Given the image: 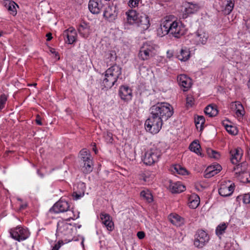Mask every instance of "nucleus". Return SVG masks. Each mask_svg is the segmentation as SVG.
<instances>
[{
	"instance_id": "obj_10",
	"label": "nucleus",
	"mask_w": 250,
	"mask_h": 250,
	"mask_svg": "<svg viewBox=\"0 0 250 250\" xmlns=\"http://www.w3.org/2000/svg\"><path fill=\"white\" fill-rule=\"evenodd\" d=\"M169 33L176 38H179L184 34V31L179 25V23L173 20L171 22Z\"/></svg>"
},
{
	"instance_id": "obj_25",
	"label": "nucleus",
	"mask_w": 250,
	"mask_h": 250,
	"mask_svg": "<svg viewBox=\"0 0 250 250\" xmlns=\"http://www.w3.org/2000/svg\"><path fill=\"white\" fill-rule=\"evenodd\" d=\"M127 15V20L130 24H135L139 15L137 14L136 11L135 10H129L126 13Z\"/></svg>"
},
{
	"instance_id": "obj_41",
	"label": "nucleus",
	"mask_w": 250,
	"mask_h": 250,
	"mask_svg": "<svg viewBox=\"0 0 250 250\" xmlns=\"http://www.w3.org/2000/svg\"><path fill=\"white\" fill-rule=\"evenodd\" d=\"M224 125L225 127L226 130L229 134L233 135H236L237 134V130L235 126H233L231 125H225L224 124Z\"/></svg>"
},
{
	"instance_id": "obj_6",
	"label": "nucleus",
	"mask_w": 250,
	"mask_h": 250,
	"mask_svg": "<svg viewBox=\"0 0 250 250\" xmlns=\"http://www.w3.org/2000/svg\"><path fill=\"white\" fill-rule=\"evenodd\" d=\"M172 19H174L173 16H169L161 21L160 26L157 30L159 36L163 37L169 33Z\"/></svg>"
},
{
	"instance_id": "obj_17",
	"label": "nucleus",
	"mask_w": 250,
	"mask_h": 250,
	"mask_svg": "<svg viewBox=\"0 0 250 250\" xmlns=\"http://www.w3.org/2000/svg\"><path fill=\"white\" fill-rule=\"evenodd\" d=\"M119 95L122 99L128 101L131 99L132 90L127 86H122L119 90Z\"/></svg>"
},
{
	"instance_id": "obj_7",
	"label": "nucleus",
	"mask_w": 250,
	"mask_h": 250,
	"mask_svg": "<svg viewBox=\"0 0 250 250\" xmlns=\"http://www.w3.org/2000/svg\"><path fill=\"white\" fill-rule=\"evenodd\" d=\"M208 234L203 230H198L194 236V245L198 248H203L209 241Z\"/></svg>"
},
{
	"instance_id": "obj_44",
	"label": "nucleus",
	"mask_w": 250,
	"mask_h": 250,
	"mask_svg": "<svg viewBox=\"0 0 250 250\" xmlns=\"http://www.w3.org/2000/svg\"><path fill=\"white\" fill-rule=\"evenodd\" d=\"M7 101V96L5 94L1 95L0 97V110L4 107V105Z\"/></svg>"
},
{
	"instance_id": "obj_15",
	"label": "nucleus",
	"mask_w": 250,
	"mask_h": 250,
	"mask_svg": "<svg viewBox=\"0 0 250 250\" xmlns=\"http://www.w3.org/2000/svg\"><path fill=\"white\" fill-rule=\"evenodd\" d=\"M222 169L221 166L219 164H215L207 167L205 172V177L209 178L217 174Z\"/></svg>"
},
{
	"instance_id": "obj_59",
	"label": "nucleus",
	"mask_w": 250,
	"mask_h": 250,
	"mask_svg": "<svg viewBox=\"0 0 250 250\" xmlns=\"http://www.w3.org/2000/svg\"><path fill=\"white\" fill-rule=\"evenodd\" d=\"M28 85L29 86L33 85V86H35L37 85V83H34L33 84H29Z\"/></svg>"
},
{
	"instance_id": "obj_35",
	"label": "nucleus",
	"mask_w": 250,
	"mask_h": 250,
	"mask_svg": "<svg viewBox=\"0 0 250 250\" xmlns=\"http://www.w3.org/2000/svg\"><path fill=\"white\" fill-rule=\"evenodd\" d=\"M234 0H228L227 1V3L225 9V12L226 14H229L232 11L234 7Z\"/></svg>"
},
{
	"instance_id": "obj_9",
	"label": "nucleus",
	"mask_w": 250,
	"mask_h": 250,
	"mask_svg": "<svg viewBox=\"0 0 250 250\" xmlns=\"http://www.w3.org/2000/svg\"><path fill=\"white\" fill-rule=\"evenodd\" d=\"M118 15V7L116 3L114 1L109 3L105 8L104 12V17L109 21H114Z\"/></svg>"
},
{
	"instance_id": "obj_58",
	"label": "nucleus",
	"mask_w": 250,
	"mask_h": 250,
	"mask_svg": "<svg viewBox=\"0 0 250 250\" xmlns=\"http://www.w3.org/2000/svg\"><path fill=\"white\" fill-rule=\"evenodd\" d=\"M95 146H96V145H95V144H94V146H95V147H94V148H93V150L94 151L95 153L96 154V153H97V149H96V148L95 147Z\"/></svg>"
},
{
	"instance_id": "obj_22",
	"label": "nucleus",
	"mask_w": 250,
	"mask_h": 250,
	"mask_svg": "<svg viewBox=\"0 0 250 250\" xmlns=\"http://www.w3.org/2000/svg\"><path fill=\"white\" fill-rule=\"evenodd\" d=\"M234 186L233 185L231 184L229 186L222 185L219 189V194L223 197H227L230 196L233 192Z\"/></svg>"
},
{
	"instance_id": "obj_27",
	"label": "nucleus",
	"mask_w": 250,
	"mask_h": 250,
	"mask_svg": "<svg viewBox=\"0 0 250 250\" xmlns=\"http://www.w3.org/2000/svg\"><path fill=\"white\" fill-rule=\"evenodd\" d=\"M171 223L176 226H180L184 223L183 219L177 214H171L169 217Z\"/></svg>"
},
{
	"instance_id": "obj_24",
	"label": "nucleus",
	"mask_w": 250,
	"mask_h": 250,
	"mask_svg": "<svg viewBox=\"0 0 250 250\" xmlns=\"http://www.w3.org/2000/svg\"><path fill=\"white\" fill-rule=\"evenodd\" d=\"M247 169V164L246 163H242L233 167V171H235V175L237 177H240L243 173L246 171Z\"/></svg>"
},
{
	"instance_id": "obj_4",
	"label": "nucleus",
	"mask_w": 250,
	"mask_h": 250,
	"mask_svg": "<svg viewBox=\"0 0 250 250\" xmlns=\"http://www.w3.org/2000/svg\"><path fill=\"white\" fill-rule=\"evenodd\" d=\"M156 45L149 42H146L141 47L139 57L140 59L147 60L156 55Z\"/></svg>"
},
{
	"instance_id": "obj_51",
	"label": "nucleus",
	"mask_w": 250,
	"mask_h": 250,
	"mask_svg": "<svg viewBox=\"0 0 250 250\" xmlns=\"http://www.w3.org/2000/svg\"><path fill=\"white\" fill-rule=\"evenodd\" d=\"M82 162H88V161H92L91 156L90 154H88L86 157H83L81 158Z\"/></svg>"
},
{
	"instance_id": "obj_56",
	"label": "nucleus",
	"mask_w": 250,
	"mask_h": 250,
	"mask_svg": "<svg viewBox=\"0 0 250 250\" xmlns=\"http://www.w3.org/2000/svg\"><path fill=\"white\" fill-rule=\"evenodd\" d=\"M46 37L47 38V41H50V40L52 39V34H51V33H47V34H46Z\"/></svg>"
},
{
	"instance_id": "obj_53",
	"label": "nucleus",
	"mask_w": 250,
	"mask_h": 250,
	"mask_svg": "<svg viewBox=\"0 0 250 250\" xmlns=\"http://www.w3.org/2000/svg\"><path fill=\"white\" fill-rule=\"evenodd\" d=\"M35 122L37 125H42L41 118L40 117V116L39 115H37L36 119L35 120Z\"/></svg>"
},
{
	"instance_id": "obj_47",
	"label": "nucleus",
	"mask_w": 250,
	"mask_h": 250,
	"mask_svg": "<svg viewBox=\"0 0 250 250\" xmlns=\"http://www.w3.org/2000/svg\"><path fill=\"white\" fill-rule=\"evenodd\" d=\"M84 195V192L78 193L75 191L73 193L72 196L74 199L78 200Z\"/></svg>"
},
{
	"instance_id": "obj_12",
	"label": "nucleus",
	"mask_w": 250,
	"mask_h": 250,
	"mask_svg": "<svg viewBox=\"0 0 250 250\" xmlns=\"http://www.w3.org/2000/svg\"><path fill=\"white\" fill-rule=\"evenodd\" d=\"M100 219L103 224L109 231H112L114 229V223L110 216L106 213L102 212L100 215Z\"/></svg>"
},
{
	"instance_id": "obj_57",
	"label": "nucleus",
	"mask_w": 250,
	"mask_h": 250,
	"mask_svg": "<svg viewBox=\"0 0 250 250\" xmlns=\"http://www.w3.org/2000/svg\"><path fill=\"white\" fill-rule=\"evenodd\" d=\"M27 207V204H23V205H21L20 207V208L21 209H24L26 207Z\"/></svg>"
},
{
	"instance_id": "obj_34",
	"label": "nucleus",
	"mask_w": 250,
	"mask_h": 250,
	"mask_svg": "<svg viewBox=\"0 0 250 250\" xmlns=\"http://www.w3.org/2000/svg\"><path fill=\"white\" fill-rule=\"evenodd\" d=\"M192 197L189 198V207L192 208H196L199 205V197L196 196L195 199H192Z\"/></svg>"
},
{
	"instance_id": "obj_8",
	"label": "nucleus",
	"mask_w": 250,
	"mask_h": 250,
	"mask_svg": "<svg viewBox=\"0 0 250 250\" xmlns=\"http://www.w3.org/2000/svg\"><path fill=\"white\" fill-rule=\"evenodd\" d=\"M11 236L16 240L21 241L26 239L29 236V232L26 229L17 227L10 230Z\"/></svg>"
},
{
	"instance_id": "obj_20",
	"label": "nucleus",
	"mask_w": 250,
	"mask_h": 250,
	"mask_svg": "<svg viewBox=\"0 0 250 250\" xmlns=\"http://www.w3.org/2000/svg\"><path fill=\"white\" fill-rule=\"evenodd\" d=\"M63 35L67 39V42L69 44H72L76 40L77 33L73 27H70L68 29L65 30Z\"/></svg>"
},
{
	"instance_id": "obj_37",
	"label": "nucleus",
	"mask_w": 250,
	"mask_h": 250,
	"mask_svg": "<svg viewBox=\"0 0 250 250\" xmlns=\"http://www.w3.org/2000/svg\"><path fill=\"white\" fill-rule=\"evenodd\" d=\"M227 228V225L226 223H223L218 225L216 229V234L217 235H222L225 232Z\"/></svg>"
},
{
	"instance_id": "obj_36",
	"label": "nucleus",
	"mask_w": 250,
	"mask_h": 250,
	"mask_svg": "<svg viewBox=\"0 0 250 250\" xmlns=\"http://www.w3.org/2000/svg\"><path fill=\"white\" fill-rule=\"evenodd\" d=\"M207 153L208 156L210 158H213L215 159H218L220 158V154L219 152L210 148H207Z\"/></svg>"
},
{
	"instance_id": "obj_42",
	"label": "nucleus",
	"mask_w": 250,
	"mask_h": 250,
	"mask_svg": "<svg viewBox=\"0 0 250 250\" xmlns=\"http://www.w3.org/2000/svg\"><path fill=\"white\" fill-rule=\"evenodd\" d=\"M175 171L179 174L185 175L187 173V170L180 165H176L174 167Z\"/></svg>"
},
{
	"instance_id": "obj_43",
	"label": "nucleus",
	"mask_w": 250,
	"mask_h": 250,
	"mask_svg": "<svg viewBox=\"0 0 250 250\" xmlns=\"http://www.w3.org/2000/svg\"><path fill=\"white\" fill-rule=\"evenodd\" d=\"M104 138L107 143H112L113 140L112 134L109 132L106 131L104 133Z\"/></svg>"
},
{
	"instance_id": "obj_52",
	"label": "nucleus",
	"mask_w": 250,
	"mask_h": 250,
	"mask_svg": "<svg viewBox=\"0 0 250 250\" xmlns=\"http://www.w3.org/2000/svg\"><path fill=\"white\" fill-rule=\"evenodd\" d=\"M62 243V242H61L60 241H59L57 244L55 245L52 250H59L61 247Z\"/></svg>"
},
{
	"instance_id": "obj_18",
	"label": "nucleus",
	"mask_w": 250,
	"mask_h": 250,
	"mask_svg": "<svg viewBox=\"0 0 250 250\" xmlns=\"http://www.w3.org/2000/svg\"><path fill=\"white\" fill-rule=\"evenodd\" d=\"M230 108L235 113L237 117L242 116L244 114V108L240 102L231 103L230 104Z\"/></svg>"
},
{
	"instance_id": "obj_40",
	"label": "nucleus",
	"mask_w": 250,
	"mask_h": 250,
	"mask_svg": "<svg viewBox=\"0 0 250 250\" xmlns=\"http://www.w3.org/2000/svg\"><path fill=\"white\" fill-rule=\"evenodd\" d=\"M241 182L243 183L250 182V172L248 171L244 172L240 177Z\"/></svg>"
},
{
	"instance_id": "obj_23",
	"label": "nucleus",
	"mask_w": 250,
	"mask_h": 250,
	"mask_svg": "<svg viewBox=\"0 0 250 250\" xmlns=\"http://www.w3.org/2000/svg\"><path fill=\"white\" fill-rule=\"evenodd\" d=\"M195 36L197 41L203 44L206 43L208 38V33L202 29H199L197 30L195 33Z\"/></svg>"
},
{
	"instance_id": "obj_2",
	"label": "nucleus",
	"mask_w": 250,
	"mask_h": 250,
	"mask_svg": "<svg viewBox=\"0 0 250 250\" xmlns=\"http://www.w3.org/2000/svg\"><path fill=\"white\" fill-rule=\"evenodd\" d=\"M122 74V68L116 64L111 66L105 71L102 84L104 88H111Z\"/></svg>"
},
{
	"instance_id": "obj_33",
	"label": "nucleus",
	"mask_w": 250,
	"mask_h": 250,
	"mask_svg": "<svg viewBox=\"0 0 250 250\" xmlns=\"http://www.w3.org/2000/svg\"><path fill=\"white\" fill-rule=\"evenodd\" d=\"M188 4V6L187 7L185 10L187 14L194 13L199 9V6L196 4L189 3Z\"/></svg>"
},
{
	"instance_id": "obj_28",
	"label": "nucleus",
	"mask_w": 250,
	"mask_h": 250,
	"mask_svg": "<svg viewBox=\"0 0 250 250\" xmlns=\"http://www.w3.org/2000/svg\"><path fill=\"white\" fill-rule=\"evenodd\" d=\"M17 5L14 1L6 0L4 1V6L10 14L15 15L17 14V10L15 7Z\"/></svg>"
},
{
	"instance_id": "obj_14",
	"label": "nucleus",
	"mask_w": 250,
	"mask_h": 250,
	"mask_svg": "<svg viewBox=\"0 0 250 250\" xmlns=\"http://www.w3.org/2000/svg\"><path fill=\"white\" fill-rule=\"evenodd\" d=\"M135 24L142 30L147 29L150 25L148 17L145 14L139 16Z\"/></svg>"
},
{
	"instance_id": "obj_31",
	"label": "nucleus",
	"mask_w": 250,
	"mask_h": 250,
	"mask_svg": "<svg viewBox=\"0 0 250 250\" xmlns=\"http://www.w3.org/2000/svg\"><path fill=\"white\" fill-rule=\"evenodd\" d=\"M83 166L82 170L84 173H89L93 170V163L92 161H88V162H82Z\"/></svg>"
},
{
	"instance_id": "obj_50",
	"label": "nucleus",
	"mask_w": 250,
	"mask_h": 250,
	"mask_svg": "<svg viewBox=\"0 0 250 250\" xmlns=\"http://www.w3.org/2000/svg\"><path fill=\"white\" fill-rule=\"evenodd\" d=\"M88 154H90L89 153V151L85 149H83L80 152L81 158H83V157H86L87 155H88Z\"/></svg>"
},
{
	"instance_id": "obj_49",
	"label": "nucleus",
	"mask_w": 250,
	"mask_h": 250,
	"mask_svg": "<svg viewBox=\"0 0 250 250\" xmlns=\"http://www.w3.org/2000/svg\"><path fill=\"white\" fill-rule=\"evenodd\" d=\"M243 202L245 204L250 203V193L245 194L244 195Z\"/></svg>"
},
{
	"instance_id": "obj_60",
	"label": "nucleus",
	"mask_w": 250,
	"mask_h": 250,
	"mask_svg": "<svg viewBox=\"0 0 250 250\" xmlns=\"http://www.w3.org/2000/svg\"><path fill=\"white\" fill-rule=\"evenodd\" d=\"M248 85L249 89H250V80L248 82Z\"/></svg>"
},
{
	"instance_id": "obj_26",
	"label": "nucleus",
	"mask_w": 250,
	"mask_h": 250,
	"mask_svg": "<svg viewBox=\"0 0 250 250\" xmlns=\"http://www.w3.org/2000/svg\"><path fill=\"white\" fill-rule=\"evenodd\" d=\"M78 30L79 33L84 38L87 37L90 33L89 28L84 22L79 25Z\"/></svg>"
},
{
	"instance_id": "obj_48",
	"label": "nucleus",
	"mask_w": 250,
	"mask_h": 250,
	"mask_svg": "<svg viewBox=\"0 0 250 250\" xmlns=\"http://www.w3.org/2000/svg\"><path fill=\"white\" fill-rule=\"evenodd\" d=\"M108 58H110V60L113 62H115L116 60L117 56L115 51H112L109 54Z\"/></svg>"
},
{
	"instance_id": "obj_1",
	"label": "nucleus",
	"mask_w": 250,
	"mask_h": 250,
	"mask_svg": "<svg viewBox=\"0 0 250 250\" xmlns=\"http://www.w3.org/2000/svg\"><path fill=\"white\" fill-rule=\"evenodd\" d=\"M151 116L145 122L146 131L157 133L161 129L163 120H167L173 114L172 106L167 103H158L150 109Z\"/></svg>"
},
{
	"instance_id": "obj_61",
	"label": "nucleus",
	"mask_w": 250,
	"mask_h": 250,
	"mask_svg": "<svg viewBox=\"0 0 250 250\" xmlns=\"http://www.w3.org/2000/svg\"><path fill=\"white\" fill-rule=\"evenodd\" d=\"M248 154L250 156V149L248 151Z\"/></svg>"
},
{
	"instance_id": "obj_16",
	"label": "nucleus",
	"mask_w": 250,
	"mask_h": 250,
	"mask_svg": "<svg viewBox=\"0 0 250 250\" xmlns=\"http://www.w3.org/2000/svg\"><path fill=\"white\" fill-rule=\"evenodd\" d=\"M66 220L59 221L58 223L57 232L66 234L71 230L72 226L65 222Z\"/></svg>"
},
{
	"instance_id": "obj_29",
	"label": "nucleus",
	"mask_w": 250,
	"mask_h": 250,
	"mask_svg": "<svg viewBox=\"0 0 250 250\" xmlns=\"http://www.w3.org/2000/svg\"><path fill=\"white\" fill-rule=\"evenodd\" d=\"M189 149L198 155H201L202 153L200 150L201 146L197 141H193L189 146Z\"/></svg>"
},
{
	"instance_id": "obj_55",
	"label": "nucleus",
	"mask_w": 250,
	"mask_h": 250,
	"mask_svg": "<svg viewBox=\"0 0 250 250\" xmlns=\"http://www.w3.org/2000/svg\"><path fill=\"white\" fill-rule=\"evenodd\" d=\"M245 24L248 29H250V19L246 21Z\"/></svg>"
},
{
	"instance_id": "obj_13",
	"label": "nucleus",
	"mask_w": 250,
	"mask_h": 250,
	"mask_svg": "<svg viewBox=\"0 0 250 250\" xmlns=\"http://www.w3.org/2000/svg\"><path fill=\"white\" fill-rule=\"evenodd\" d=\"M103 7L101 0H90L88 3V9L93 14H99Z\"/></svg>"
},
{
	"instance_id": "obj_19",
	"label": "nucleus",
	"mask_w": 250,
	"mask_h": 250,
	"mask_svg": "<svg viewBox=\"0 0 250 250\" xmlns=\"http://www.w3.org/2000/svg\"><path fill=\"white\" fill-rule=\"evenodd\" d=\"M231 162L233 164H237L241 160L242 156V150L240 148H237L230 151Z\"/></svg>"
},
{
	"instance_id": "obj_46",
	"label": "nucleus",
	"mask_w": 250,
	"mask_h": 250,
	"mask_svg": "<svg viewBox=\"0 0 250 250\" xmlns=\"http://www.w3.org/2000/svg\"><path fill=\"white\" fill-rule=\"evenodd\" d=\"M187 104L188 106H191L194 103V98L191 95H188L186 98Z\"/></svg>"
},
{
	"instance_id": "obj_32",
	"label": "nucleus",
	"mask_w": 250,
	"mask_h": 250,
	"mask_svg": "<svg viewBox=\"0 0 250 250\" xmlns=\"http://www.w3.org/2000/svg\"><path fill=\"white\" fill-rule=\"evenodd\" d=\"M190 57V52L188 49H182L180 54L177 56L178 59L181 61H186L188 60Z\"/></svg>"
},
{
	"instance_id": "obj_39",
	"label": "nucleus",
	"mask_w": 250,
	"mask_h": 250,
	"mask_svg": "<svg viewBox=\"0 0 250 250\" xmlns=\"http://www.w3.org/2000/svg\"><path fill=\"white\" fill-rule=\"evenodd\" d=\"M140 195L149 203L153 201L152 195L148 191H142L141 192Z\"/></svg>"
},
{
	"instance_id": "obj_38",
	"label": "nucleus",
	"mask_w": 250,
	"mask_h": 250,
	"mask_svg": "<svg viewBox=\"0 0 250 250\" xmlns=\"http://www.w3.org/2000/svg\"><path fill=\"white\" fill-rule=\"evenodd\" d=\"M205 122V119L203 116H198L196 119H195V123L197 128H198L199 125H200L201 129L203 128V125Z\"/></svg>"
},
{
	"instance_id": "obj_21",
	"label": "nucleus",
	"mask_w": 250,
	"mask_h": 250,
	"mask_svg": "<svg viewBox=\"0 0 250 250\" xmlns=\"http://www.w3.org/2000/svg\"><path fill=\"white\" fill-rule=\"evenodd\" d=\"M169 189L173 193H179L185 190V187L179 182L173 183L170 181Z\"/></svg>"
},
{
	"instance_id": "obj_45",
	"label": "nucleus",
	"mask_w": 250,
	"mask_h": 250,
	"mask_svg": "<svg viewBox=\"0 0 250 250\" xmlns=\"http://www.w3.org/2000/svg\"><path fill=\"white\" fill-rule=\"evenodd\" d=\"M140 0H129L128 5L130 7L133 8L138 6Z\"/></svg>"
},
{
	"instance_id": "obj_11",
	"label": "nucleus",
	"mask_w": 250,
	"mask_h": 250,
	"mask_svg": "<svg viewBox=\"0 0 250 250\" xmlns=\"http://www.w3.org/2000/svg\"><path fill=\"white\" fill-rule=\"evenodd\" d=\"M177 82L179 85L183 87V91H186L191 86V80L185 74H181L177 77Z\"/></svg>"
},
{
	"instance_id": "obj_5",
	"label": "nucleus",
	"mask_w": 250,
	"mask_h": 250,
	"mask_svg": "<svg viewBox=\"0 0 250 250\" xmlns=\"http://www.w3.org/2000/svg\"><path fill=\"white\" fill-rule=\"evenodd\" d=\"M161 154V151L159 149L155 147H152L145 153L144 162L146 165H151L158 161Z\"/></svg>"
},
{
	"instance_id": "obj_3",
	"label": "nucleus",
	"mask_w": 250,
	"mask_h": 250,
	"mask_svg": "<svg viewBox=\"0 0 250 250\" xmlns=\"http://www.w3.org/2000/svg\"><path fill=\"white\" fill-rule=\"evenodd\" d=\"M69 203L61 199L54 204L51 209L55 213L67 212V216L64 217L63 219L66 221H70L71 219H74L75 215L73 211L69 209Z\"/></svg>"
},
{
	"instance_id": "obj_54",
	"label": "nucleus",
	"mask_w": 250,
	"mask_h": 250,
	"mask_svg": "<svg viewBox=\"0 0 250 250\" xmlns=\"http://www.w3.org/2000/svg\"><path fill=\"white\" fill-rule=\"evenodd\" d=\"M137 235L139 239H142L145 237V234L144 231H138L137 232Z\"/></svg>"
},
{
	"instance_id": "obj_30",
	"label": "nucleus",
	"mask_w": 250,
	"mask_h": 250,
	"mask_svg": "<svg viewBox=\"0 0 250 250\" xmlns=\"http://www.w3.org/2000/svg\"><path fill=\"white\" fill-rule=\"evenodd\" d=\"M204 111L205 114L208 115L209 117H214L218 114V110L216 108L211 104L208 105L205 108Z\"/></svg>"
}]
</instances>
